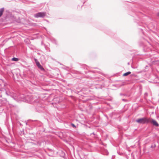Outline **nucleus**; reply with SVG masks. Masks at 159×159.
Masks as SVG:
<instances>
[{
  "instance_id": "obj_38",
  "label": "nucleus",
  "mask_w": 159,
  "mask_h": 159,
  "mask_svg": "<svg viewBox=\"0 0 159 159\" xmlns=\"http://www.w3.org/2000/svg\"><path fill=\"white\" fill-rule=\"evenodd\" d=\"M19 124L20 125H21V123L20 122H19Z\"/></svg>"
},
{
  "instance_id": "obj_14",
  "label": "nucleus",
  "mask_w": 159,
  "mask_h": 159,
  "mask_svg": "<svg viewBox=\"0 0 159 159\" xmlns=\"http://www.w3.org/2000/svg\"><path fill=\"white\" fill-rule=\"evenodd\" d=\"M4 9L5 8L4 7H2L0 9V17H1L2 15Z\"/></svg>"
},
{
  "instance_id": "obj_21",
  "label": "nucleus",
  "mask_w": 159,
  "mask_h": 159,
  "mask_svg": "<svg viewBox=\"0 0 159 159\" xmlns=\"http://www.w3.org/2000/svg\"><path fill=\"white\" fill-rule=\"evenodd\" d=\"M70 125L72 127H73L75 129L76 128V126L72 123H70Z\"/></svg>"
},
{
  "instance_id": "obj_7",
  "label": "nucleus",
  "mask_w": 159,
  "mask_h": 159,
  "mask_svg": "<svg viewBox=\"0 0 159 159\" xmlns=\"http://www.w3.org/2000/svg\"><path fill=\"white\" fill-rule=\"evenodd\" d=\"M148 123L152 124L153 126L156 127H157L159 126V124L158 122L156 120L151 118H149Z\"/></svg>"
},
{
  "instance_id": "obj_15",
  "label": "nucleus",
  "mask_w": 159,
  "mask_h": 159,
  "mask_svg": "<svg viewBox=\"0 0 159 159\" xmlns=\"http://www.w3.org/2000/svg\"><path fill=\"white\" fill-rule=\"evenodd\" d=\"M13 78L14 79H15V76H16L17 78H19V77L20 76V75L19 74H17V73H15V74H14L13 73Z\"/></svg>"
},
{
  "instance_id": "obj_20",
  "label": "nucleus",
  "mask_w": 159,
  "mask_h": 159,
  "mask_svg": "<svg viewBox=\"0 0 159 159\" xmlns=\"http://www.w3.org/2000/svg\"><path fill=\"white\" fill-rule=\"evenodd\" d=\"M120 95L121 96H124L127 97H129V95L126 94H124L121 93H120Z\"/></svg>"
},
{
  "instance_id": "obj_17",
  "label": "nucleus",
  "mask_w": 159,
  "mask_h": 159,
  "mask_svg": "<svg viewBox=\"0 0 159 159\" xmlns=\"http://www.w3.org/2000/svg\"><path fill=\"white\" fill-rule=\"evenodd\" d=\"M37 67L39 68V69H40L41 71H44L45 70L44 68L43 67V66L40 64L39 65L37 66Z\"/></svg>"
},
{
  "instance_id": "obj_11",
  "label": "nucleus",
  "mask_w": 159,
  "mask_h": 159,
  "mask_svg": "<svg viewBox=\"0 0 159 159\" xmlns=\"http://www.w3.org/2000/svg\"><path fill=\"white\" fill-rule=\"evenodd\" d=\"M103 87H104V86H103L102 84H97L95 86V88L96 89H102L103 88Z\"/></svg>"
},
{
  "instance_id": "obj_39",
  "label": "nucleus",
  "mask_w": 159,
  "mask_h": 159,
  "mask_svg": "<svg viewBox=\"0 0 159 159\" xmlns=\"http://www.w3.org/2000/svg\"><path fill=\"white\" fill-rule=\"evenodd\" d=\"M22 132H23V133H24V131H22L21 132V133H22Z\"/></svg>"
},
{
  "instance_id": "obj_23",
  "label": "nucleus",
  "mask_w": 159,
  "mask_h": 159,
  "mask_svg": "<svg viewBox=\"0 0 159 159\" xmlns=\"http://www.w3.org/2000/svg\"><path fill=\"white\" fill-rule=\"evenodd\" d=\"M148 93L147 92L145 93L144 94V98L146 99V97L148 96Z\"/></svg>"
},
{
  "instance_id": "obj_30",
  "label": "nucleus",
  "mask_w": 159,
  "mask_h": 159,
  "mask_svg": "<svg viewBox=\"0 0 159 159\" xmlns=\"http://www.w3.org/2000/svg\"><path fill=\"white\" fill-rule=\"evenodd\" d=\"M1 93V90H0V97H2V94Z\"/></svg>"
},
{
  "instance_id": "obj_27",
  "label": "nucleus",
  "mask_w": 159,
  "mask_h": 159,
  "mask_svg": "<svg viewBox=\"0 0 159 159\" xmlns=\"http://www.w3.org/2000/svg\"><path fill=\"white\" fill-rule=\"evenodd\" d=\"M104 116L105 117H106V118H107V120H108L109 118H108V116L107 115H106V114H104Z\"/></svg>"
},
{
  "instance_id": "obj_34",
  "label": "nucleus",
  "mask_w": 159,
  "mask_h": 159,
  "mask_svg": "<svg viewBox=\"0 0 159 159\" xmlns=\"http://www.w3.org/2000/svg\"><path fill=\"white\" fill-rule=\"evenodd\" d=\"M86 2V1L84 0V1L83 2V4H84Z\"/></svg>"
},
{
  "instance_id": "obj_37",
  "label": "nucleus",
  "mask_w": 159,
  "mask_h": 159,
  "mask_svg": "<svg viewBox=\"0 0 159 159\" xmlns=\"http://www.w3.org/2000/svg\"><path fill=\"white\" fill-rule=\"evenodd\" d=\"M58 63H59L60 65H62V64H61V63L60 62H58Z\"/></svg>"
},
{
  "instance_id": "obj_13",
  "label": "nucleus",
  "mask_w": 159,
  "mask_h": 159,
  "mask_svg": "<svg viewBox=\"0 0 159 159\" xmlns=\"http://www.w3.org/2000/svg\"><path fill=\"white\" fill-rule=\"evenodd\" d=\"M152 63L153 64L158 65L159 64V60H155L153 61Z\"/></svg>"
},
{
  "instance_id": "obj_19",
  "label": "nucleus",
  "mask_w": 159,
  "mask_h": 159,
  "mask_svg": "<svg viewBox=\"0 0 159 159\" xmlns=\"http://www.w3.org/2000/svg\"><path fill=\"white\" fill-rule=\"evenodd\" d=\"M131 73V72L130 71H128L127 72H126V73H124L123 74V76H126L128 75H129Z\"/></svg>"
},
{
  "instance_id": "obj_36",
  "label": "nucleus",
  "mask_w": 159,
  "mask_h": 159,
  "mask_svg": "<svg viewBox=\"0 0 159 159\" xmlns=\"http://www.w3.org/2000/svg\"><path fill=\"white\" fill-rule=\"evenodd\" d=\"M157 16H159V12L157 14Z\"/></svg>"
},
{
  "instance_id": "obj_2",
  "label": "nucleus",
  "mask_w": 159,
  "mask_h": 159,
  "mask_svg": "<svg viewBox=\"0 0 159 159\" xmlns=\"http://www.w3.org/2000/svg\"><path fill=\"white\" fill-rule=\"evenodd\" d=\"M148 120L149 118L144 117L136 119L135 121L139 124H147L148 123Z\"/></svg>"
},
{
  "instance_id": "obj_24",
  "label": "nucleus",
  "mask_w": 159,
  "mask_h": 159,
  "mask_svg": "<svg viewBox=\"0 0 159 159\" xmlns=\"http://www.w3.org/2000/svg\"><path fill=\"white\" fill-rule=\"evenodd\" d=\"M82 66L83 67H81V69L82 70H84L85 69V67H86V66L85 65H83Z\"/></svg>"
},
{
  "instance_id": "obj_6",
  "label": "nucleus",
  "mask_w": 159,
  "mask_h": 159,
  "mask_svg": "<svg viewBox=\"0 0 159 159\" xmlns=\"http://www.w3.org/2000/svg\"><path fill=\"white\" fill-rule=\"evenodd\" d=\"M6 93L7 96L11 97L14 100H17V98L16 95L14 93L10 91H6Z\"/></svg>"
},
{
  "instance_id": "obj_12",
  "label": "nucleus",
  "mask_w": 159,
  "mask_h": 159,
  "mask_svg": "<svg viewBox=\"0 0 159 159\" xmlns=\"http://www.w3.org/2000/svg\"><path fill=\"white\" fill-rule=\"evenodd\" d=\"M51 41L54 44L56 45L57 44V42L55 39L52 38L51 39Z\"/></svg>"
},
{
  "instance_id": "obj_35",
  "label": "nucleus",
  "mask_w": 159,
  "mask_h": 159,
  "mask_svg": "<svg viewBox=\"0 0 159 159\" xmlns=\"http://www.w3.org/2000/svg\"><path fill=\"white\" fill-rule=\"evenodd\" d=\"M57 99V98H54L53 99V100H54V101H55L56 100V99Z\"/></svg>"
},
{
  "instance_id": "obj_42",
  "label": "nucleus",
  "mask_w": 159,
  "mask_h": 159,
  "mask_svg": "<svg viewBox=\"0 0 159 159\" xmlns=\"http://www.w3.org/2000/svg\"><path fill=\"white\" fill-rule=\"evenodd\" d=\"M32 2V3H34V2Z\"/></svg>"
},
{
  "instance_id": "obj_1",
  "label": "nucleus",
  "mask_w": 159,
  "mask_h": 159,
  "mask_svg": "<svg viewBox=\"0 0 159 159\" xmlns=\"http://www.w3.org/2000/svg\"><path fill=\"white\" fill-rule=\"evenodd\" d=\"M26 99L28 103L34 104L37 112H42L44 110V107L39 102V100L34 95H28Z\"/></svg>"
},
{
  "instance_id": "obj_44",
  "label": "nucleus",
  "mask_w": 159,
  "mask_h": 159,
  "mask_svg": "<svg viewBox=\"0 0 159 159\" xmlns=\"http://www.w3.org/2000/svg\"><path fill=\"white\" fill-rule=\"evenodd\" d=\"M49 156H52V155H48Z\"/></svg>"
},
{
  "instance_id": "obj_4",
  "label": "nucleus",
  "mask_w": 159,
  "mask_h": 159,
  "mask_svg": "<svg viewBox=\"0 0 159 159\" xmlns=\"http://www.w3.org/2000/svg\"><path fill=\"white\" fill-rule=\"evenodd\" d=\"M32 125L34 127H42L43 124L38 120H32Z\"/></svg>"
},
{
  "instance_id": "obj_26",
  "label": "nucleus",
  "mask_w": 159,
  "mask_h": 159,
  "mask_svg": "<svg viewBox=\"0 0 159 159\" xmlns=\"http://www.w3.org/2000/svg\"><path fill=\"white\" fill-rule=\"evenodd\" d=\"M79 73H80V74H83L84 73L86 74V73H87V72L86 71H81V72H80Z\"/></svg>"
},
{
  "instance_id": "obj_45",
  "label": "nucleus",
  "mask_w": 159,
  "mask_h": 159,
  "mask_svg": "<svg viewBox=\"0 0 159 159\" xmlns=\"http://www.w3.org/2000/svg\"><path fill=\"white\" fill-rule=\"evenodd\" d=\"M92 71L93 72H94L93 71Z\"/></svg>"
},
{
  "instance_id": "obj_29",
  "label": "nucleus",
  "mask_w": 159,
  "mask_h": 159,
  "mask_svg": "<svg viewBox=\"0 0 159 159\" xmlns=\"http://www.w3.org/2000/svg\"><path fill=\"white\" fill-rule=\"evenodd\" d=\"M118 154L120 156H122L123 155V153L122 152H117Z\"/></svg>"
},
{
  "instance_id": "obj_40",
  "label": "nucleus",
  "mask_w": 159,
  "mask_h": 159,
  "mask_svg": "<svg viewBox=\"0 0 159 159\" xmlns=\"http://www.w3.org/2000/svg\"><path fill=\"white\" fill-rule=\"evenodd\" d=\"M128 65H129V62H128Z\"/></svg>"
},
{
  "instance_id": "obj_25",
  "label": "nucleus",
  "mask_w": 159,
  "mask_h": 159,
  "mask_svg": "<svg viewBox=\"0 0 159 159\" xmlns=\"http://www.w3.org/2000/svg\"><path fill=\"white\" fill-rule=\"evenodd\" d=\"M113 114H114V112H112L111 113H110L109 114V116L110 117H111V118H112V116L113 115Z\"/></svg>"
},
{
  "instance_id": "obj_16",
  "label": "nucleus",
  "mask_w": 159,
  "mask_h": 159,
  "mask_svg": "<svg viewBox=\"0 0 159 159\" xmlns=\"http://www.w3.org/2000/svg\"><path fill=\"white\" fill-rule=\"evenodd\" d=\"M34 60L37 66L40 64L37 59L34 58Z\"/></svg>"
},
{
  "instance_id": "obj_22",
  "label": "nucleus",
  "mask_w": 159,
  "mask_h": 159,
  "mask_svg": "<svg viewBox=\"0 0 159 159\" xmlns=\"http://www.w3.org/2000/svg\"><path fill=\"white\" fill-rule=\"evenodd\" d=\"M156 147V145L154 143H152L150 148H154Z\"/></svg>"
},
{
  "instance_id": "obj_32",
  "label": "nucleus",
  "mask_w": 159,
  "mask_h": 159,
  "mask_svg": "<svg viewBox=\"0 0 159 159\" xmlns=\"http://www.w3.org/2000/svg\"><path fill=\"white\" fill-rule=\"evenodd\" d=\"M92 134H93L94 135H95V134H94V132H93L92 133L90 134V135H91Z\"/></svg>"
},
{
  "instance_id": "obj_31",
  "label": "nucleus",
  "mask_w": 159,
  "mask_h": 159,
  "mask_svg": "<svg viewBox=\"0 0 159 159\" xmlns=\"http://www.w3.org/2000/svg\"><path fill=\"white\" fill-rule=\"evenodd\" d=\"M48 149L49 150V151H51V152H53V150H52V149H49V148H48Z\"/></svg>"
},
{
  "instance_id": "obj_28",
  "label": "nucleus",
  "mask_w": 159,
  "mask_h": 159,
  "mask_svg": "<svg viewBox=\"0 0 159 159\" xmlns=\"http://www.w3.org/2000/svg\"><path fill=\"white\" fill-rule=\"evenodd\" d=\"M122 101H124L125 102H128V101L127 100V99H124V98H123V99H122Z\"/></svg>"
},
{
  "instance_id": "obj_10",
  "label": "nucleus",
  "mask_w": 159,
  "mask_h": 159,
  "mask_svg": "<svg viewBox=\"0 0 159 159\" xmlns=\"http://www.w3.org/2000/svg\"><path fill=\"white\" fill-rule=\"evenodd\" d=\"M139 45L140 47H141L143 48V50L144 52H145L147 51L145 49L146 47H145L144 43L143 42H139Z\"/></svg>"
},
{
  "instance_id": "obj_3",
  "label": "nucleus",
  "mask_w": 159,
  "mask_h": 159,
  "mask_svg": "<svg viewBox=\"0 0 159 159\" xmlns=\"http://www.w3.org/2000/svg\"><path fill=\"white\" fill-rule=\"evenodd\" d=\"M46 14L45 11L40 12L34 14V16L36 18H43L46 16Z\"/></svg>"
},
{
  "instance_id": "obj_18",
  "label": "nucleus",
  "mask_w": 159,
  "mask_h": 159,
  "mask_svg": "<svg viewBox=\"0 0 159 159\" xmlns=\"http://www.w3.org/2000/svg\"><path fill=\"white\" fill-rule=\"evenodd\" d=\"M19 59L18 58L15 57H13L11 59V61H19Z\"/></svg>"
},
{
  "instance_id": "obj_33",
  "label": "nucleus",
  "mask_w": 159,
  "mask_h": 159,
  "mask_svg": "<svg viewBox=\"0 0 159 159\" xmlns=\"http://www.w3.org/2000/svg\"><path fill=\"white\" fill-rule=\"evenodd\" d=\"M130 1H127V2H130V1L133 2L132 0H130Z\"/></svg>"
},
{
  "instance_id": "obj_9",
  "label": "nucleus",
  "mask_w": 159,
  "mask_h": 159,
  "mask_svg": "<svg viewBox=\"0 0 159 159\" xmlns=\"http://www.w3.org/2000/svg\"><path fill=\"white\" fill-rule=\"evenodd\" d=\"M130 15L134 18V19L136 20H139V19L140 18L139 15L136 13H134L133 15Z\"/></svg>"
},
{
  "instance_id": "obj_8",
  "label": "nucleus",
  "mask_w": 159,
  "mask_h": 159,
  "mask_svg": "<svg viewBox=\"0 0 159 159\" xmlns=\"http://www.w3.org/2000/svg\"><path fill=\"white\" fill-rule=\"evenodd\" d=\"M57 153H58V154L60 157H63L65 159H66L65 157V153L63 151L60 150L58 152H57Z\"/></svg>"
},
{
  "instance_id": "obj_5",
  "label": "nucleus",
  "mask_w": 159,
  "mask_h": 159,
  "mask_svg": "<svg viewBox=\"0 0 159 159\" xmlns=\"http://www.w3.org/2000/svg\"><path fill=\"white\" fill-rule=\"evenodd\" d=\"M6 93L7 96L11 97L14 100H17V98L16 95L14 93L10 91H6Z\"/></svg>"
},
{
  "instance_id": "obj_41",
  "label": "nucleus",
  "mask_w": 159,
  "mask_h": 159,
  "mask_svg": "<svg viewBox=\"0 0 159 159\" xmlns=\"http://www.w3.org/2000/svg\"><path fill=\"white\" fill-rule=\"evenodd\" d=\"M46 21H47V22H48V21L47 20H46Z\"/></svg>"
},
{
  "instance_id": "obj_46",
  "label": "nucleus",
  "mask_w": 159,
  "mask_h": 159,
  "mask_svg": "<svg viewBox=\"0 0 159 159\" xmlns=\"http://www.w3.org/2000/svg\"><path fill=\"white\" fill-rule=\"evenodd\" d=\"M158 96H159V95H158Z\"/></svg>"
},
{
  "instance_id": "obj_43",
  "label": "nucleus",
  "mask_w": 159,
  "mask_h": 159,
  "mask_svg": "<svg viewBox=\"0 0 159 159\" xmlns=\"http://www.w3.org/2000/svg\"><path fill=\"white\" fill-rule=\"evenodd\" d=\"M140 29L141 30H143V29Z\"/></svg>"
}]
</instances>
